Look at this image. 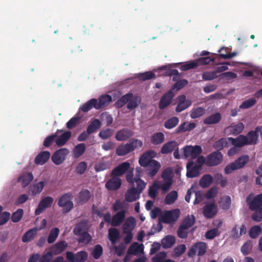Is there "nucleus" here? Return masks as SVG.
I'll list each match as a JSON object with an SVG mask.
<instances>
[{"label":"nucleus","instance_id":"1a4fd4ad","mask_svg":"<svg viewBox=\"0 0 262 262\" xmlns=\"http://www.w3.org/2000/svg\"><path fill=\"white\" fill-rule=\"evenodd\" d=\"M174 96V92L170 90L165 93L160 99L159 103V108L160 110H163L168 106L171 103Z\"/></svg>","mask_w":262,"mask_h":262},{"label":"nucleus","instance_id":"5701e85b","mask_svg":"<svg viewBox=\"0 0 262 262\" xmlns=\"http://www.w3.org/2000/svg\"><path fill=\"white\" fill-rule=\"evenodd\" d=\"M136 223L134 217L129 216L127 217L122 226L123 232H132Z\"/></svg>","mask_w":262,"mask_h":262},{"label":"nucleus","instance_id":"f257e3e1","mask_svg":"<svg viewBox=\"0 0 262 262\" xmlns=\"http://www.w3.org/2000/svg\"><path fill=\"white\" fill-rule=\"evenodd\" d=\"M143 146L141 140L133 138L126 144H122L118 146L116 154L118 156H124L132 151L135 149L141 148Z\"/></svg>","mask_w":262,"mask_h":262},{"label":"nucleus","instance_id":"58836bf2","mask_svg":"<svg viewBox=\"0 0 262 262\" xmlns=\"http://www.w3.org/2000/svg\"><path fill=\"white\" fill-rule=\"evenodd\" d=\"M164 139V135L162 133H156L154 134L151 137L150 142L152 144L157 145L163 143Z\"/></svg>","mask_w":262,"mask_h":262},{"label":"nucleus","instance_id":"cd10ccee","mask_svg":"<svg viewBox=\"0 0 262 262\" xmlns=\"http://www.w3.org/2000/svg\"><path fill=\"white\" fill-rule=\"evenodd\" d=\"M244 128V125L242 122L237 124L232 123L231 125L227 127L226 129L229 131L231 134L237 135L241 133Z\"/></svg>","mask_w":262,"mask_h":262},{"label":"nucleus","instance_id":"6e6552de","mask_svg":"<svg viewBox=\"0 0 262 262\" xmlns=\"http://www.w3.org/2000/svg\"><path fill=\"white\" fill-rule=\"evenodd\" d=\"M69 150L66 148H60L55 152L52 156L53 162L57 165L61 164L69 154Z\"/></svg>","mask_w":262,"mask_h":262},{"label":"nucleus","instance_id":"69168bd1","mask_svg":"<svg viewBox=\"0 0 262 262\" xmlns=\"http://www.w3.org/2000/svg\"><path fill=\"white\" fill-rule=\"evenodd\" d=\"M135 182L137 184L135 189H137V191L138 194L141 193L145 187L146 184L140 178H134Z\"/></svg>","mask_w":262,"mask_h":262},{"label":"nucleus","instance_id":"13d9d810","mask_svg":"<svg viewBox=\"0 0 262 262\" xmlns=\"http://www.w3.org/2000/svg\"><path fill=\"white\" fill-rule=\"evenodd\" d=\"M205 113V110L201 107H198L194 108L191 111L190 117L192 119H196L202 116Z\"/></svg>","mask_w":262,"mask_h":262},{"label":"nucleus","instance_id":"3c124183","mask_svg":"<svg viewBox=\"0 0 262 262\" xmlns=\"http://www.w3.org/2000/svg\"><path fill=\"white\" fill-rule=\"evenodd\" d=\"M179 120L177 117H172L167 120L164 123V126L167 129H171L176 127L179 123Z\"/></svg>","mask_w":262,"mask_h":262},{"label":"nucleus","instance_id":"052dcab7","mask_svg":"<svg viewBox=\"0 0 262 262\" xmlns=\"http://www.w3.org/2000/svg\"><path fill=\"white\" fill-rule=\"evenodd\" d=\"M79 238L77 239V242L79 243H82L84 244H89L92 240L91 235L88 233H83L81 235H78Z\"/></svg>","mask_w":262,"mask_h":262},{"label":"nucleus","instance_id":"a878e982","mask_svg":"<svg viewBox=\"0 0 262 262\" xmlns=\"http://www.w3.org/2000/svg\"><path fill=\"white\" fill-rule=\"evenodd\" d=\"M67 247L68 244L66 241H60L52 246L51 252L53 254H59L63 252Z\"/></svg>","mask_w":262,"mask_h":262},{"label":"nucleus","instance_id":"20e7f679","mask_svg":"<svg viewBox=\"0 0 262 262\" xmlns=\"http://www.w3.org/2000/svg\"><path fill=\"white\" fill-rule=\"evenodd\" d=\"M207 248L206 243L199 242L193 244L188 252V256L189 257H193L196 254L199 256H202L205 254Z\"/></svg>","mask_w":262,"mask_h":262},{"label":"nucleus","instance_id":"423d86ee","mask_svg":"<svg viewBox=\"0 0 262 262\" xmlns=\"http://www.w3.org/2000/svg\"><path fill=\"white\" fill-rule=\"evenodd\" d=\"M72 194L66 193L61 195L58 201L59 207H63L65 212L70 211L73 208V203L71 201Z\"/></svg>","mask_w":262,"mask_h":262},{"label":"nucleus","instance_id":"774afa93","mask_svg":"<svg viewBox=\"0 0 262 262\" xmlns=\"http://www.w3.org/2000/svg\"><path fill=\"white\" fill-rule=\"evenodd\" d=\"M53 258V254L51 251L44 253L39 258V262H51Z\"/></svg>","mask_w":262,"mask_h":262},{"label":"nucleus","instance_id":"7ed1b4c3","mask_svg":"<svg viewBox=\"0 0 262 262\" xmlns=\"http://www.w3.org/2000/svg\"><path fill=\"white\" fill-rule=\"evenodd\" d=\"M180 214L179 209L166 210L159 215L158 220L164 224H173L179 217Z\"/></svg>","mask_w":262,"mask_h":262},{"label":"nucleus","instance_id":"2f4dec72","mask_svg":"<svg viewBox=\"0 0 262 262\" xmlns=\"http://www.w3.org/2000/svg\"><path fill=\"white\" fill-rule=\"evenodd\" d=\"M92 108L98 110L96 104V99L93 98L83 104L80 107V110L84 113L89 112Z\"/></svg>","mask_w":262,"mask_h":262},{"label":"nucleus","instance_id":"393cba45","mask_svg":"<svg viewBox=\"0 0 262 262\" xmlns=\"http://www.w3.org/2000/svg\"><path fill=\"white\" fill-rule=\"evenodd\" d=\"M178 149V144L174 141H171L164 144L161 149V153L167 154L172 152L176 149Z\"/></svg>","mask_w":262,"mask_h":262},{"label":"nucleus","instance_id":"f03ea898","mask_svg":"<svg viewBox=\"0 0 262 262\" xmlns=\"http://www.w3.org/2000/svg\"><path fill=\"white\" fill-rule=\"evenodd\" d=\"M249 157L244 155L238 157L234 162L227 165L225 168L226 174L231 173L234 170L244 168L249 161Z\"/></svg>","mask_w":262,"mask_h":262},{"label":"nucleus","instance_id":"0eeeda50","mask_svg":"<svg viewBox=\"0 0 262 262\" xmlns=\"http://www.w3.org/2000/svg\"><path fill=\"white\" fill-rule=\"evenodd\" d=\"M157 152L153 150H148L143 154L139 158V163L140 165L143 167H146L153 160L152 158L156 157Z\"/></svg>","mask_w":262,"mask_h":262},{"label":"nucleus","instance_id":"e2e57ef3","mask_svg":"<svg viewBox=\"0 0 262 262\" xmlns=\"http://www.w3.org/2000/svg\"><path fill=\"white\" fill-rule=\"evenodd\" d=\"M88 257V254L85 251L78 252L76 254L75 262H85Z\"/></svg>","mask_w":262,"mask_h":262},{"label":"nucleus","instance_id":"f3484780","mask_svg":"<svg viewBox=\"0 0 262 262\" xmlns=\"http://www.w3.org/2000/svg\"><path fill=\"white\" fill-rule=\"evenodd\" d=\"M228 140H229V146L233 145L237 147H241L247 145L246 142L247 139L244 135H241L236 138L229 137Z\"/></svg>","mask_w":262,"mask_h":262},{"label":"nucleus","instance_id":"4468645a","mask_svg":"<svg viewBox=\"0 0 262 262\" xmlns=\"http://www.w3.org/2000/svg\"><path fill=\"white\" fill-rule=\"evenodd\" d=\"M130 166V165L129 162H123L118 165L112 170V175L117 177L121 176L127 171Z\"/></svg>","mask_w":262,"mask_h":262},{"label":"nucleus","instance_id":"bb28decb","mask_svg":"<svg viewBox=\"0 0 262 262\" xmlns=\"http://www.w3.org/2000/svg\"><path fill=\"white\" fill-rule=\"evenodd\" d=\"M139 198V194L135 187L128 189L125 193V199L127 202H132Z\"/></svg>","mask_w":262,"mask_h":262},{"label":"nucleus","instance_id":"2eb2a0df","mask_svg":"<svg viewBox=\"0 0 262 262\" xmlns=\"http://www.w3.org/2000/svg\"><path fill=\"white\" fill-rule=\"evenodd\" d=\"M215 222L216 223V224L215 225V228L209 230L205 233V237L206 239H212L220 234L219 229L222 225V221L220 220H217Z\"/></svg>","mask_w":262,"mask_h":262},{"label":"nucleus","instance_id":"bf43d9fd","mask_svg":"<svg viewBox=\"0 0 262 262\" xmlns=\"http://www.w3.org/2000/svg\"><path fill=\"white\" fill-rule=\"evenodd\" d=\"M24 211L22 209H18L13 212L11 216V220L13 223L19 222L23 217Z\"/></svg>","mask_w":262,"mask_h":262},{"label":"nucleus","instance_id":"4d7b16f0","mask_svg":"<svg viewBox=\"0 0 262 262\" xmlns=\"http://www.w3.org/2000/svg\"><path fill=\"white\" fill-rule=\"evenodd\" d=\"M261 232V227L258 225H255L252 226L250 228L249 235L251 238H255L260 234Z\"/></svg>","mask_w":262,"mask_h":262},{"label":"nucleus","instance_id":"412c9836","mask_svg":"<svg viewBox=\"0 0 262 262\" xmlns=\"http://www.w3.org/2000/svg\"><path fill=\"white\" fill-rule=\"evenodd\" d=\"M147 166V175L149 177H154L159 170L161 167L160 163L156 160H152Z\"/></svg>","mask_w":262,"mask_h":262},{"label":"nucleus","instance_id":"49530a36","mask_svg":"<svg viewBox=\"0 0 262 262\" xmlns=\"http://www.w3.org/2000/svg\"><path fill=\"white\" fill-rule=\"evenodd\" d=\"M178 199V192L173 190L168 193L164 200L166 204L170 205L173 204Z\"/></svg>","mask_w":262,"mask_h":262},{"label":"nucleus","instance_id":"f704fd0d","mask_svg":"<svg viewBox=\"0 0 262 262\" xmlns=\"http://www.w3.org/2000/svg\"><path fill=\"white\" fill-rule=\"evenodd\" d=\"M37 229L35 228L29 230L22 237V241L24 243H28L32 241L37 234Z\"/></svg>","mask_w":262,"mask_h":262},{"label":"nucleus","instance_id":"6e6d98bb","mask_svg":"<svg viewBox=\"0 0 262 262\" xmlns=\"http://www.w3.org/2000/svg\"><path fill=\"white\" fill-rule=\"evenodd\" d=\"M171 86L170 90L173 92L174 90L179 91L188 84V81L186 79L178 80Z\"/></svg>","mask_w":262,"mask_h":262},{"label":"nucleus","instance_id":"6ab92c4d","mask_svg":"<svg viewBox=\"0 0 262 262\" xmlns=\"http://www.w3.org/2000/svg\"><path fill=\"white\" fill-rule=\"evenodd\" d=\"M50 156L51 154L49 151H41L35 157L34 162L37 165H42L49 160Z\"/></svg>","mask_w":262,"mask_h":262},{"label":"nucleus","instance_id":"79ce46f5","mask_svg":"<svg viewBox=\"0 0 262 262\" xmlns=\"http://www.w3.org/2000/svg\"><path fill=\"white\" fill-rule=\"evenodd\" d=\"M195 222V217L193 215H187L183 220L180 225L183 226L185 229H188L194 225Z\"/></svg>","mask_w":262,"mask_h":262},{"label":"nucleus","instance_id":"4be33fe9","mask_svg":"<svg viewBox=\"0 0 262 262\" xmlns=\"http://www.w3.org/2000/svg\"><path fill=\"white\" fill-rule=\"evenodd\" d=\"M133 135V133L127 128H123L117 132L115 138L117 140L119 141H124Z\"/></svg>","mask_w":262,"mask_h":262},{"label":"nucleus","instance_id":"9d476101","mask_svg":"<svg viewBox=\"0 0 262 262\" xmlns=\"http://www.w3.org/2000/svg\"><path fill=\"white\" fill-rule=\"evenodd\" d=\"M217 213V206L213 202L204 206L203 209V215L206 219H212Z\"/></svg>","mask_w":262,"mask_h":262},{"label":"nucleus","instance_id":"dca6fc26","mask_svg":"<svg viewBox=\"0 0 262 262\" xmlns=\"http://www.w3.org/2000/svg\"><path fill=\"white\" fill-rule=\"evenodd\" d=\"M33 179V176L32 172H24L18 178L17 181L21 183L23 188L28 186Z\"/></svg>","mask_w":262,"mask_h":262},{"label":"nucleus","instance_id":"f8f14e48","mask_svg":"<svg viewBox=\"0 0 262 262\" xmlns=\"http://www.w3.org/2000/svg\"><path fill=\"white\" fill-rule=\"evenodd\" d=\"M194 162L192 159H189L186 165V176L189 178L198 177L200 176V170L198 167L194 165Z\"/></svg>","mask_w":262,"mask_h":262},{"label":"nucleus","instance_id":"473e14b6","mask_svg":"<svg viewBox=\"0 0 262 262\" xmlns=\"http://www.w3.org/2000/svg\"><path fill=\"white\" fill-rule=\"evenodd\" d=\"M176 243L174 236L168 235L164 237L162 240V246L164 249L171 248Z\"/></svg>","mask_w":262,"mask_h":262},{"label":"nucleus","instance_id":"ddd939ff","mask_svg":"<svg viewBox=\"0 0 262 262\" xmlns=\"http://www.w3.org/2000/svg\"><path fill=\"white\" fill-rule=\"evenodd\" d=\"M249 205V209L251 211H254L262 207V193L256 195L252 201H249L248 198L246 200Z\"/></svg>","mask_w":262,"mask_h":262},{"label":"nucleus","instance_id":"338daca9","mask_svg":"<svg viewBox=\"0 0 262 262\" xmlns=\"http://www.w3.org/2000/svg\"><path fill=\"white\" fill-rule=\"evenodd\" d=\"M255 212L252 214V219L257 222H259L262 220V207L254 210Z\"/></svg>","mask_w":262,"mask_h":262},{"label":"nucleus","instance_id":"ea45409f","mask_svg":"<svg viewBox=\"0 0 262 262\" xmlns=\"http://www.w3.org/2000/svg\"><path fill=\"white\" fill-rule=\"evenodd\" d=\"M143 245H139L137 242L133 243L128 248L127 253L128 255H137L140 251H143Z\"/></svg>","mask_w":262,"mask_h":262},{"label":"nucleus","instance_id":"c756f323","mask_svg":"<svg viewBox=\"0 0 262 262\" xmlns=\"http://www.w3.org/2000/svg\"><path fill=\"white\" fill-rule=\"evenodd\" d=\"M246 138V142L247 145H255L258 139V135L256 130H251L248 133Z\"/></svg>","mask_w":262,"mask_h":262},{"label":"nucleus","instance_id":"0e129e2a","mask_svg":"<svg viewBox=\"0 0 262 262\" xmlns=\"http://www.w3.org/2000/svg\"><path fill=\"white\" fill-rule=\"evenodd\" d=\"M102 253L103 249L102 246L99 244H97L95 246L94 250L92 252V255L95 259H97L100 257Z\"/></svg>","mask_w":262,"mask_h":262},{"label":"nucleus","instance_id":"72a5a7b5","mask_svg":"<svg viewBox=\"0 0 262 262\" xmlns=\"http://www.w3.org/2000/svg\"><path fill=\"white\" fill-rule=\"evenodd\" d=\"M129 99V100L127 102V108L130 110L136 108L141 102L140 97L137 95L134 96L133 93L132 97Z\"/></svg>","mask_w":262,"mask_h":262},{"label":"nucleus","instance_id":"c85d7f7f","mask_svg":"<svg viewBox=\"0 0 262 262\" xmlns=\"http://www.w3.org/2000/svg\"><path fill=\"white\" fill-rule=\"evenodd\" d=\"M228 138H222L217 141H216L213 145L214 149L216 151H220L222 150L224 147H228L229 146Z\"/></svg>","mask_w":262,"mask_h":262},{"label":"nucleus","instance_id":"7c9ffc66","mask_svg":"<svg viewBox=\"0 0 262 262\" xmlns=\"http://www.w3.org/2000/svg\"><path fill=\"white\" fill-rule=\"evenodd\" d=\"M71 134L70 131L63 133L56 140V145L59 147L63 146L71 138Z\"/></svg>","mask_w":262,"mask_h":262},{"label":"nucleus","instance_id":"e433bc0d","mask_svg":"<svg viewBox=\"0 0 262 262\" xmlns=\"http://www.w3.org/2000/svg\"><path fill=\"white\" fill-rule=\"evenodd\" d=\"M132 93H128L122 96L119 98L114 104L115 107L120 108L122 107L129 100V99L132 97Z\"/></svg>","mask_w":262,"mask_h":262},{"label":"nucleus","instance_id":"aec40b11","mask_svg":"<svg viewBox=\"0 0 262 262\" xmlns=\"http://www.w3.org/2000/svg\"><path fill=\"white\" fill-rule=\"evenodd\" d=\"M126 210H122L112 216V226L116 227L120 225L125 217Z\"/></svg>","mask_w":262,"mask_h":262},{"label":"nucleus","instance_id":"864d4df0","mask_svg":"<svg viewBox=\"0 0 262 262\" xmlns=\"http://www.w3.org/2000/svg\"><path fill=\"white\" fill-rule=\"evenodd\" d=\"M231 203V198L229 195H226L221 199L220 207L223 210H228Z\"/></svg>","mask_w":262,"mask_h":262},{"label":"nucleus","instance_id":"a19ab883","mask_svg":"<svg viewBox=\"0 0 262 262\" xmlns=\"http://www.w3.org/2000/svg\"><path fill=\"white\" fill-rule=\"evenodd\" d=\"M44 185V182L40 181L38 183L31 185L29 188V191L32 195H35L42 190Z\"/></svg>","mask_w":262,"mask_h":262},{"label":"nucleus","instance_id":"37998d69","mask_svg":"<svg viewBox=\"0 0 262 262\" xmlns=\"http://www.w3.org/2000/svg\"><path fill=\"white\" fill-rule=\"evenodd\" d=\"M160 189L158 182H155L148 189V195L152 199H155L158 194V190Z\"/></svg>","mask_w":262,"mask_h":262},{"label":"nucleus","instance_id":"9b49d317","mask_svg":"<svg viewBox=\"0 0 262 262\" xmlns=\"http://www.w3.org/2000/svg\"><path fill=\"white\" fill-rule=\"evenodd\" d=\"M53 202V199L51 196H46L41 199L35 211V215H39L47 208L51 206Z\"/></svg>","mask_w":262,"mask_h":262},{"label":"nucleus","instance_id":"c03bdc74","mask_svg":"<svg viewBox=\"0 0 262 262\" xmlns=\"http://www.w3.org/2000/svg\"><path fill=\"white\" fill-rule=\"evenodd\" d=\"M101 123L98 119H94L87 127V131L89 133L92 134L101 127Z\"/></svg>","mask_w":262,"mask_h":262},{"label":"nucleus","instance_id":"a211bd4d","mask_svg":"<svg viewBox=\"0 0 262 262\" xmlns=\"http://www.w3.org/2000/svg\"><path fill=\"white\" fill-rule=\"evenodd\" d=\"M121 185V179L116 176L109 180L105 184L106 188L110 190H116L119 189Z\"/></svg>","mask_w":262,"mask_h":262},{"label":"nucleus","instance_id":"09e8293b","mask_svg":"<svg viewBox=\"0 0 262 262\" xmlns=\"http://www.w3.org/2000/svg\"><path fill=\"white\" fill-rule=\"evenodd\" d=\"M85 151V145L84 143H80L75 146L73 149V154L75 157L81 156Z\"/></svg>","mask_w":262,"mask_h":262},{"label":"nucleus","instance_id":"680f3d73","mask_svg":"<svg viewBox=\"0 0 262 262\" xmlns=\"http://www.w3.org/2000/svg\"><path fill=\"white\" fill-rule=\"evenodd\" d=\"M165 76H173L172 80L173 81H177L181 77V74H180L178 71L176 69H168L165 73Z\"/></svg>","mask_w":262,"mask_h":262},{"label":"nucleus","instance_id":"39448f33","mask_svg":"<svg viewBox=\"0 0 262 262\" xmlns=\"http://www.w3.org/2000/svg\"><path fill=\"white\" fill-rule=\"evenodd\" d=\"M206 166L213 167L219 165L223 161L222 154L219 151H215L206 156Z\"/></svg>","mask_w":262,"mask_h":262},{"label":"nucleus","instance_id":"a18cd8bd","mask_svg":"<svg viewBox=\"0 0 262 262\" xmlns=\"http://www.w3.org/2000/svg\"><path fill=\"white\" fill-rule=\"evenodd\" d=\"M63 130L57 129V132L50 136L46 137L43 141V145L46 147L50 146L55 141V139L57 137V133L58 132H63Z\"/></svg>","mask_w":262,"mask_h":262},{"label":"nucleus","instance_id":"c9c22d12","mask_svg":"<svg viewBox=\"0 0 262 262\" xmlns=\"http://www.w3.org/2000/svg\"><path fill=\"white\" fill-rule=\"evenodd\" d=\"M221 120V115L219 113H215L208 116L204 120L205 124H213L217 123Z\"/></svg>","mask_w":262,"mask_h":262},{"label":"nucleus","instance_id":"4c0bfd02","mask_svg":"<svg viewBox=\"0 0 262 262\" xmlns=\"http://www.w3.org/2000/svg\"><path fill=\"white\" fill-rule=\"evenodd\" d=\"M213 182L212 177L209 174L204 175L200 180V186L203 188H206L208 187Z\"/></svg>","mask_w":262,"mask_h":262},{"label":"nucleus","instance_id":"603ef678","mask_svg":"<svg viewBox=\"0 0 262 262\" xmlns=\"http://www.w3.org/2000/svg\"><path fill=\"white\" fill-rule=\"evenodd\" d=\"M90 192L87 189H82L79 193V201L82 203H86L90 199Z\"/></svg>","mask_w":262,"mask_h":262},{"label":"nucleus","instance_id":"8fccbe9b","mask_svg":"<svg viewBox=\"0 0 262 262\" xmlns=\"http://www.w3.org/2000/svg\"><path fill=\"white\" fill-rule=\"evenodd\" d=\"M119 238V232L116 228H110L108 230V238L113 243L115 244Z\"/></svg>","mask_w":262,"mask_h":262},{"label":"nucleus","instance_id":"b1692460","mask_svg":"<svg viewBox=\"0 0 262 262\" xmlns=\"http://www.w3.org/2000/svg\"><path fill=\"white\" fill-rule=\"evenodd\" d=\"M112 101V98L109 95H104L100 96L98 100L96 99V104L98 110L107 106Z\"/></svg>","mask_w":262,"mask_h":262},{"label":"nucleus","instance_id":"de8ad7c7","mask_svg":"<svg viewBox=\"0 0 262 262\" xmlns=\"http://www.w3.org/2000/svg\"><path fill=\"white\" fill-rule=\"evenodd\" d=\"M86 232V224L84 222L77 224L73 230V232L76 235H81Z\"/></svg>","mask_w":262,"mask_h":262},{"label":"nucleus","instance_id":"5fc2aeb1","mask_svg":"<svg viewBox=\"0 0 262 262\" xmlns=\"http://www.w3.org/2000/svg\"><path fill=\"white\" fill-rule=\"evenodd\" d=\"M59 233V229L58 228H54L52 229L48 237V242L49 244L54 243L57 238Z\"/></svg>","mask_w":262,"mask_h":262}]
</instances>
